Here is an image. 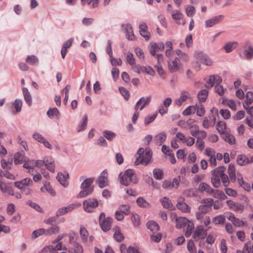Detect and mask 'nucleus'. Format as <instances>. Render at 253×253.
I'll use <instances>...</instances> for the list:
<instances>
[{"label": "nucleus", "instance_id": "f257e3e1", "mask_svg": "<svg viewBox=\"0 0 253 253\" xmlns=\"http://www.w3.org/2000/svg\"><path fill=\"white\" fill-rule=\"evenodd\" d=\"M120 182L123 185L128 186L132 184H136L138 178L133 169H126L124 173L119 175Z\"/></svg>", "mask_w": 253, "mask_h": 253}, {"label": "nucleus", "instance_id": "f03ea898", "mask_svg": "<svg viewBox=\"0 0 253 253\" xmlns=\"http://www.w3.org/2000/svg\"><path fill=\"white\" fill-rule=\"evenodd\" d=\"M152 152L150 150H146L144 153V149L140 148L138 149L137 154L135 155L136 160L134 162L135 165L142 164L147 165L151 161Z\"/></svg>", "mask_w": 253, "mask_h": 253}, {"label": "nucleus", "instance_id": "7ed1b4c3", "mask_svg": "<svg viewBox=\"0 0 253 253\" xmlns=\"http://www.w3.org/2000/svg\"><path fill=\"white\" fill-rule=\"evenodd\" d=\"M94 181V178H86L81 185L82 191L79 193L78 197L80 198L85 197L89 194H90L93 190L92 187H91V185L93 183Z\"/></svg>", "mask_w": 253, "mask_h": 253}, {"label": "nucleus", "instance_id": "20e7f679", "mask_svg": "<svg viewBox=\"0 0 253 253\" xmlns=\"http://www.w3.org/2000/svg\"><path fill=\"white\" fill-rule=\"evenodd\" d=\"M61 250H68L69 253H83V248L79 244H76L75 248H69L67 249L65 246L62 247V244L61 242L57 243L55 247L53 246L52 253H55L56 251Z\"/></svg>", "mask_w": 253, "mask_h": 253}, {"label": "nucleus", "instance_id": "39448f33", "mask_svg": "<svg viewBox=\"0 0 253 253\" xmlns=\"http://www.w3.org/2000/svg\"><path fill=\"white\" fill-rule=\"evenodd\" d=\"M33 181L30 178H25L21 181H18L14 182L15 186L18 188L21 189L26 194H29L31 190L27 188V186L32 185Z\"/></svg>", "mask_w": 253, "mask_h": 253}, {"label": "nucleus", "instance_id": "423d86ee", "mask_svg": "<svg viewBox=\"0 0 253 253\" xmlns=\"http://www.w3.org/2000/svg\"><path fill=\"white\" fill-rule=\"evenodd\" d=\"M169 70L172 73L180 71L183 69V65L181 63L180 58L175 57L174 59L168 61Z\"/></svg>", "mask_w": 253, "mask_h": 253}, {"label": "nucleus", "instance_id": "0eeeda50", "mask_svg": "<svg viewBox=\"0 0 253 253\" xmlns=\"http://www.w3.org/2000/svg\"><path fill=\"white\" fill-rule=\"evenodd\" d=\"M105 213L102 212L99 216V222L102 230L106 232L110 229L113 219L110 217L105 218Z\"/></svg>", "mask_w": 253, "mask_h": 253}, {"label": "nucleus", "instance_id": "6e6552de", "mask_svg": "<svg viewBox=\"0 0 253 253\" xmlns=\"http://www.w3.org/2000/svg\"><path fill=\"white\" fill-rule=\"evenodd\" d=\"M207 236V231L202 226L197 227L194 232L192 237L195 241H198L199 240L205 238Z\"/></svg>", "mask_w": 253, "mask_h": 253}, {"label": "nucleus", "instance_id": "1a4fd4ad", "mask_svg": "<svg viewBox=\"0 0 253 253\" xmlns=\"http://www.w3.org/2000/svg\"><path fill=\"white\" fill-rule=\"evenodd\" d=\"M98 205V202L96 199H88L83 203L84 210L87 212H91Z\"/></svg>", "mask_w": 253, "mask_h": 253}, {"label": "nucleus", "instance_id": "9d476101", "mask_svg": "<svg viewBox=\"0 0 253 253\" xmlns=\"http://www.w3.org/2000/svg\"><path fill=\"white\" fill-rule=\"evenodd\" d=\"M194 57L197 60L201 62L207 66H211L212 65V61L203 52L196 51L194 53Z\"/></svg>", "mask_w": 253, "mask_h": 253}, {"label": "nucleus", "instance_id": "9b49d317", "mask_svg": "<svg viewBox=\"0 0 253 253\" xmlns=\"http://www.w3.org/2000/svg\"><path fill=\"white\" fill-rule=\"evenodd\" d=\"M98 186L100 188H103L108 185V172L107 170H104L101 173L100 175L97 178L96 180Z\"/></svg>", "mask_w": 253, "mask_h": 253}, {"label": "nucleus", "instance_id": "f8f14e48", "mask_svg": "<svg viewBox=\"0 0 253 253\" xmlns=\"http://www.w3.org/2000/svg\"><path fill=\"white\" fill-rule=\"evenodd\" d=\"M151 101V96H143L136 102L134 109L143 110L144 107L149 105Z\"/></svg>", "mask_w": 253, "mask_h": 253}, {"label": "nucleus", "instance_id": "ddd939ff", "mask_svg": "<svg viewBox=\"0 0 253 253\" xmlns=\"http://www.w3.org/2000/svg\"><path fill=\"white\" fill-rule=\"evenodd\" d=\"M224 16L222 15H219L214 16L205 21V27L206 28L211 27L223 20Z\"/></svg>", "mask_w": 253, "mask_h": 253}, {"label": "nucleus", "instance_id": "4468645a", "mask_svg": "<svg viewBox=\"0 0 253 253\" xmlns=\"http://www.w3.org/2000/svg\"><path fill=\"white\" fill-rule=\"evenodd\" d=\"M171 14L172 18L177 24L182 25L185 24V20L183 18V15L180 11L177 10H173Z\"/></svg>", "mask_w": 253, "mask_h": 253}, {"label": "nucleus", "instance_id": "2eb2a0df", "mask_svg": "<svg viewBox=\"0 0 253 253\" xmlns=\"http://www.w3.org/2000/svg\"><path fill=\"white\" fill-rule=\"evenodd\" d=\"M165 48V45L163 42H159V43H151L149 51L151 54L155 56L156 53L159 50H163Z\"/></svg>", "mask_w": 253, "mask_h": 253}, {"label": "nucleus", "instance_id": "dca6fc26", "mask_svg": "<svg viewBox=\"0 0 253 253\" xmlns=\"http://www.w3.org/2000/svg\"><path fill=\"white\" fill-rule=\"evenodd\" d=\"M191 98V95L189 92L185 91H182L179 98L175 100V104L178 106L182 105V103L186 101L187 99Z\"/></svg>", "mask_w": 253, "mask_h": 253}, {"label": "nucleus", "instance_id": "f3484780", "mask_svg": "<svg viewBox=\"0 0 253 253\" xmlns=\"http://www.w3.org/2000/svg\"><path fill=\"white\" fill-rule=\"evenodd\" d=\"M184 199L183 198L180 197L177 203L176 207L178 209L186 213H189L190 211V207L184 202Z\"/></svg>", "mask_w": 253, "mask_h": 253}, {"label": "nucleus", "instance_id": "a211bd4d", "mask_svg": "<svg viewBox=\"0 0 253 253\" xmlns=\"http://www.w3.org/2000/svg\"><path fill=\"white\" fill-rule=\"evenodd\" d=\"M174 217H176L175 223L176 227L177 228H181L184 227L186 225H187L190 222L187 218L184 217H176L175 214H174Z\"/></svg>", "mask_w": 253, "mask_h": 253}, {"label": "nucleus", "instance_id": "6ab92c4d", "mask_svg": "<svg viewBox=\"0 0 253 253\" xmlns=\"http://www.w3.org/2000/svg\"><path fill=\"white\" fill-rule=\"evenodd\" d=\"M212 197L219 200H225L227 198V196L224 192L220 190L213 189L211 188L210 193Z\"/></svg>", "mask_w": 253, "mask_h": 253}, {"label": "nucleus", "instance_id": "aec40b11", "mask_svg": "<svg viewBox=\"0 0 253 253\" xmlns=\"http://www.w3.org/2000/svg\"><path fill=\"white\" fill-rule=\"evenodd\" d=\"M167 138L166 133L165 132H161L154 137V141L157 145H161L166 140Z\"/></svg>", "mask_w": 253, "mask_h": 253}, {"label": "nucleus", "instance_id": "412c9836", "mask_svg": "<svg viewBox=\"0 0 253 253\" xmlns=\"http://www.w3.org/2000/svg\"><path fill=\"white\" fill-rule=\"evenodd\" d=\"M227 218L235 226L241 227L244 225V222L243 220H240L239 218L235 217L234 214L232 213L229 214Z\"/></svg>", "mask_w": 253, "mask_h": 253}, {"label": "nucleus", "instance_id": "4be33fe9", "mask_svg": "<svg viewBox=\"0 0 253 253\" xmlns=\"http://www.w3.org/2000/svg\"><path fill=\"white\" fill-rule=\"evenodd\" d=\"M68 174L65 173L63 174L62 173H58L57 176L56 177L58 181L64 187H67L68 185V182L67 181V179L68 178Z\"/></svg>", "mask_w": 253, "mask_h": 253}, {"label": "nucleus", "instance_id": "5701e85b", "mask_svg": "<svg viewBox=\"0 0 253 253\" xmlns=\"http://www.w3.org/2000/svg\"><path fill=\"white\" fill-rule=\"evenodd\" d=\"M44 165L46 167L47 169L50 171L54 172L55 171V166L54 164V161L51 157H46L44 159Z\"/></svg>", "mask_w": 253, "mask_h": 253}, {"label": "nucleus", "instance_id": "b1692460", "mask_svg": "<svg viewBox=\"0 0 253 253\" xmlns=\"http://www.w3.org/2000/svg\"><path fill=\"white\" fill-rule=\"evenodd\" d=\"M216 127L218 133L222 135L228 131L226 124L224 121L217 122Z\"/></svg>", "mask_w": 253, "mask_h": 253}, {"label": "nucleus", "instance_id": "393cba45", "mask_svg": "<svg viewBox=\"0 0 253 253\" xmlns=\"http://www.w3.org/2000/svg\"><path fill=\"white\" fill-rule=\"evenodd\" d=\"M0 189L4 193H7L11 195H14L12 187L4 182H0Z\"/></svg>", "mask_w": 253, "mask_h": 253}, {"label": "nucleus", "instance_id": "a878e982", "mask_svg": "<svg viewBox=\"0 0 253 253\" xmlns=\"http://www.w3.org/2000/svg\"><path fill=\"white\" fill-rule=\"evenodd\" d=\"M41 190L42 192H47L52 196L55 195V192L53 190L51 186L47 181L43 182V186L41 188Z\"/></svg>", "mask_w": 253, "mask_h": 253}, {"label": "nucleus", "instance_id": "bb28decb", "mask_svg": "<svg viewBox=\"0 0 253 253\" xmlns=\"http://www.w3.org/2000/svg\"><path fill=\"white\" fill-rule=\"evenodd\" d=\"M221 137L225 141L228 142L230 145H233L235 143L236 139L235 137L228 131L222 135Z\"/></svg>", "mask_w": 253, "mask_h": 253}, {"label": "nucleus", "instance_id": "cd10ccee", "mask_svg": "<svg viewBox=\"0 0 253 253\" xmlns=\"http://www.w3.org/2000/svg\"><path fill=\"white\" fill-rule=\"evenodd\" d=\"M228 174L229 178L232 182H234L236 179V171L234 165L230 164L228 168Z\"/></svg>", "mask_w": 253, "mask_h": 253}, {"label": "nucleus", "instance_id": "c85d7f7f", "mask_svg": "<svg viewBox=\"0 0 253 253\" xmlns=\"http://www.w3.org/2000/svg\"><path fill=\"white\" fill-rule=\"evenodd\" d=\"M114 238L117 242H121L124 239V236L121 233V229L119 226H116L114 229Z\"/></svg>", "mask_w": 253, "mask_h": 253}, {"label": "nucleus", "instance_id": "c756f323", "mask_svg": "<svg viewBox=\"0 0 253 253\" xmlns=\"http://www.w3.org/2000/svg\"><path fill=\"white\" fill-rule=\"evenodd\" d=\"M211 188H212L206 182H201L199 185L198 190L201 193L206 192L209 194Z\"/></svg>", "mask_w": 253, "mask_h": 253}, {"label": "nucleus", "instance_id": "7c9ffc66", "mask_svg": "<svg viewBox=\"0 0 253 253\" xmlns=\"http://www.w3.org/2000/svg\"><path fill=\"white\" fill-rule=\"evenodd\" d=\"M26 161V158L23 153H17L14 155V164L15 165H19L23 163V162Z\"/></svg>", "mask_w": 253, "mask_h": 253}, {"label": "nucleus", "instance_id": "2f4dec72", "mask_svg": "<svg viewBox=\"0 0 253 253\" xmlns=\"http://www.w3.org/2000/svg\"><path fill=\"white\" fill-rule=\"evenodd\" d=\"M237 162L240 166H245L250 163V160L246 156L241 155L238 156Z\"/></svg>", "mask_w": 253, "mask_h": 253}, {"label": "nucleus", "instance_id": "473e14b6", "mask_svg": "<svg viewBox=\"0 0 253 253\" xmlns=\"http://www.w3.org/2000/svg\"><path fill=\"white\" fill-rule=\"evenodd\" d=\"M253 102V93L251 91H248L246 95V100L243 104L244 108L247 107Z\"/></svg>", "mask_w": 253, "mask_h": 253}, {"label": "nucleus", "instance_id": "72a5a7b5", "mask_svg": "<svg viewBox=\"0 0 253 253\" xmlns=\"http://www.w3.org/2000/svg\"><path fill=\"white\" fill-rule=\"evenodd\" d=\"M23 92L25 101L29 106H31L32 103V99L28 89L26 87H23Z\"/></svg>", "mask_w": 253, "mask_h": 253}, {"label": "nucleus", "instance_id": "f704fd0d", "mask_svg": "<svg viewBox=\"0 0 253 253\" xmlns=\"http://www.w3.org/2000/svg\"><path fill=\"white\" fill-rule=\"evenodd\" d=\"M215 122V118L208 120L207 118L204 119L202 126L205 128H209L210 126H213Z\"/></svg>", "mask_w": 253, "mask_h": 253}, {"label": "nucleus", "instance_id": "c9c22d12", "mask_svg": "<svg viewBox=\"0 0 253 253\" xmlns=\"http://www.w3.org/2000/svg\"><path fill=\"white\" fill-rule=\"evenodd\" d=\"M161 202L165 208L170 210L173 209V205L169 198L167 197H164L161 200Z\"/></svg>", "mask_w": 253, "mask_h": 253}, {"label": "nucleus", "instance_id": "e433bc0d", "mask_svg": "<svg viewBox=\"0 0 253 253\" xmlns=\"http://www.w3.org/2000/svg\"><path fill=\"white\" fill-rule=\"evenodd\" d=\"M80 234L83 242H86L88 241V234L85 227H81L80 228Z\"/></svg>", "mask_w": 253, "mask_h": 253}, {"label": "nucleus", "instance_id": "4c0bfd02", "mask_svg": "<svg viewBox=\"0 0 253 253\" xmlns=\"http://www.w3.org/2000/svg\"><path fill=\"white\" fill-rule=\"evenodd\" d=\"M126 37L128 40H132L134 38V35L131 25H126Z\"/></svg>", "mask_w": 253, "mask_h": 253}, {"label": "nucleus", "instance_id": "58836bf2", "mask_svg": "<svg viewBox=\"0 0 253 253\" xmlns=\"http://www.w3.org/2000/svg\"><path fill=\"white\" fill-rule=\"evenodd\" d=\"M222 103L228 106L229 107L233 110L235 111L236 110V105L233 100H228L227 99L223 98L222 100Z\"/></svg>", "mask_w": 253, "mask_h": 253}, {"label": "nucleus", "instance_id": "ea45409f", "mask_svg": "<svg viewBox=\"0 0 253 253\" xmlns=\"http://www.w3.org/2000/svg\"><path fill=\"white\" fill-rule=\"evenodd\" d=\"M43 234L46 235V229L44 228H40L39 229L34 230L33 232L31 235V238L32 239H36Z\"/></svg>", "mask_w": 253, "mask_h": 253}, {"label": "nucleus", "instance_id": "a19ab883", "mask_svg": "<svg viewBox=\"0 0 253 253\" xmlns=\"http://www.w3.org/2000/svg\"><path fill=\"white\" fill-rule=\"evenodd\" d=\"M87 116L86 114H85L83 119L81 120L80 123V125L78 127V131L79 132L84 130L87 125Z\"/></svg>", "mask_w": 253, "mask_h": 253}, {"label": "nucleus", "instance_id": "79ce46f5", "mask_svg": "<svg viewBox=\"0 0 253 253\" xmlns=\"http://www.w3.org/2000/svg\"><path fill=\"white\" fill-rule=\"evenodd\" d=\"M208 91L207 89H203L198 94V98L201 102H204L208 96Z\"/></svg>", "mask_w": 253, "mask_h": 253}, {"label": "nucleus", "instance_id": "37998d69", "mask_svg": "<svg viewBox=\"0 0 253 253\" xmlns=\"http://www.w3.org/2000/svg\"><path fill=\"white\" fill-rule=\"evenodd\" d=\"M148 229L153 232H156L159 229V226L158 223L153 221H149L147 224Z\"/></svg>", "mask_w": 253, "mask_h": 253}, {"label": "nucleus", "instance_id": "c03bdc74", "mask_svg": "<svg viewBox=\"0 0 253 253\" xmlns=\"http://www.w3.org/2000/svg\"><path fill=\"white\" fill-rule=\"evenodd\" d=\"M237 45L238 43L237 42H228L224 45V48L226 52H230L237 47Z\"/></svg>", "mask_w": 253, "mask_h": 253}, {"label": "nucleus", "instance_id": "a18cd8bd", "mask_svg": "<svg viewBox=\"0 0 253 253\" xmlns=\"http://www.w3.org/2000/svg\"><path fill=\"white\" fill-rule=\"evenodd\" d=\"M225 216L223 215H219L212 218V221L215 225L221 224L224 223Z\"/></svg>", "mask_w": 253, "mask_h": 253}, {"label": "nucleus", "instance_id": "49530a36", "mask_svg": "<svg viewBox=\"0 0 253 253\" xmlns=\"http://www.w3.org/2000/svg\"><path fill=\"white\" fill-rule=\"evenodd\" d=\"M154 177L155 179L161 180L162 179L164 176L163 171L160 169H155L153 171Z\"/></svg>", "mask_w": 253, "mask_h": 253}, {"label": "nucleus", "instance_id": "de8ad7c7", "mask_svg": "<svg viewBox=\"0 0 253 253\" xmlns=\"http://www.w3.org/2000/svg\"><path fill=\"white\" fill-rule=\"evenodd\" d=\"M196 111V108L195 106H190L182 112V115L185 116H189L194 114Z\"/></svg>", "mask_w": 253, "mask_h": 253}, {"label": "nucleus", "instance_id": "09e8293b", "mask_svg": "<svg viewBox=\"0 0 253 253\" xmlns=\"http://www.w3.org/2000/svg\"><path fill=\"white\" fill-rule=\"evenodd\" d=\"M220 177L219 176L215 175V174H212L211 181L213 187L218 188L220 186L221 183Z\"/></svg>", "mask_w": 253, "mask_h": 253}, {"label": "nucleus", "instance_id": "8fccbe9b", "mask_svg": "<svg viewBox=\"0 0 253 253\" xmlns=\"http://www.w3.org/2000/svg\"><path fill=\"white\" fill-rule=\"evenodd\" d=\"M26 61L32 65H36L38 64V58L35 55H28L27 56Z\"/></svg>", "mask_w": 253, "mask_h": 253}, {"label": "nucleus", "instance_id": "3c124183", "mask_svg": "<svg viewBox=\"0 0 253 253\" xmlns=\"http://www.w3.org/2000/svg\"><path fill=\"white\" fill-rule=\"evenodd\" d=\"M225 169V168L224 167H219L216 169H213L211 171L212 174H215L216 176L221 177L223 174H224V171Z\"/></svg>", "mask_w": 253, "mask_h": 253}, {"label": "nucleus", "instance_id": "603ef678", "mask_svg": "<svg viewBox=\"0 0 253 253\" xmlns=\"http://www.w3.org/2000/svg\"><path fill=\"white\" fill-rule=\"evenodd\" d=\"M126 62L130 65L133 66L135 64V60L133 54L130 52H128L126 56Z\"/></svg>", "mask_w": 253, "mask_h": 253}, {"label": "nucleus", "instance_id": "864d4df0", "mask_svg": "<svg viewBox=\"0 0 253 253\" xmlns=\"http://www.w3.org/2000/svg\"><path fill=\"white\" fill-rule=\"evenodd\" d=\"M196 113L197 116L200 117L203 116L205 114V109L204 106L202 104L196 105Z\"/></svg>", "mask_w": 253, "mask_h": 253}, {"label": "nucleus", "instance_id": "5fc2aeb1", "mask_svg": "<svg viewBox=\"0 0 253 253\" xmlns=\"http://www.w3.org/2000/svg\"><path fill=\"white\" fill-rule=\"evenodd\" d=\"M59 232V227L56 225L53 226L46 230V235H51Z\"/></svg>", "mask_w": 253, "mask_h": 253}, {"label": "nucleus", "instance_id": "6e6d98bb", "mask_svg": "<svg viewBox=\"0 0 253 253\" xmlns=\"http://www.w3.org/2000/svg\"><path fill=\"white\" fill-rule=\"evenodd\" d=\"M137 205L141 207L147 208L149 207L150 205L144 198L142 197H139L136 200Z\"/></svg>", "mask_w": 253, "mask_h": 253}, {"label": "nucleus", "instance_id": "4d7b16f0", "mask_svg": "<svg viewBox=\"0 0 253 253\" xmlns=\"http://www.w3.org/2000/svg\"><path fill=\"white\" fill-rule=\"evenodd\" d=\"M47 115L49 117L52 118L54 116H58L59 112L56 108H50L47 112Z\"/></svg>", "mask_w": 253, "mask_h": 253}, {"label": "nucleus", "instance_id": "13d9d810", "mask_svg": "<svg viewBox=\"0 0 253 253\" xmlns=\"http://www.w3.org/2000/svg\"><path fill=\"white\" fill-rule=\"evenodd\" d=\"M187 247L190 253H196V249L193 241L190 240L188 242Z\"/></svg>", "mask_w": 253, "mask_h": 253}, {"label": "nucleus", "instance_id": "bf43d9fd", "mask_svg": "<svg viewBox=\"0 0 253 253\" xmlns=\"http://www.w3.org/2000/svg\"><path fill=\"white\" fill-rule=\"evenodd\" d=\"M103 133L104 136L109 140H113L116 136V135L114 132L109 130H105Z\"/></svg>", "mask_w": 253, "mask_h": 253}, {"label": "nucleus", "instance_id": "052dcab7", "mask_svg": "<svg viewBox=\"0 0 253 253\" xmlns=\"http://www.w3.org/2000/svg\"><path fill=\"white\" fill-rule=\"evenodd\" d=\"M119 211L122 213L128 215L130 213V207L128 205H121L119 207Z\"/></svg>", "mask_w": 253, "mask_h": 253}, {"label": "nucleus", "instance_id": "680f3d73", "mask_svg": "<svg viewBox=\"0 0 253 253\" xmlns=\"http://www.w3.org/2000/svg\"><path fill=\"white\" fill-rule=\"evenodd\" d=\"M187 225V226L185 235L186 237H189L191 235L192 231L194 228V224L192 222H189Z\"/></svg>", "mask_w": 253, "mask_h": 253}, {"label": "nucleus", "instance_id": "e2e57ef3", "mask_svg": "<svg viewBox=\"0 0 253 253\" xmlns=\"http://www.w3.org/2000/svg\"><path fill=\"white\" fill-rule=\"evenodd\" d=\"M14 106L16 112H19L21 110L22 101L20 99H16L14 102Z\"/></svg>", "mask_w": 253, "mask_h": 253}, {"label": "nucleus", "instance_id": "0e129e2a", "mask_svg": "<svg viewBox=\"0 0 253 253\" xmlns=\"http://www.w3.org/2000/svg\"><path fill=\"white\" fill-rule=\"evenodd\" d=\"M119 90L125 99L128 100L129 99V92L126 88L124 87H120L119 88Z\"/></svg>", "mask_w": 253, "mask_h": 253}, {"label": "nucleus", "instance_id": "69168bd1", "mask_svg": "<svg viewBox=\"0 0 253 253\" xmlns=\"http://www.w3.org/2000/svg\"><path fill=\"white\" fill-rule=\"evenodd\" d=\"M110 62L113 66H116L117 65H122V61L120 58H115L113 57V56H112V57H110Z\"/></svg>", "mask_w": 253, "mask_h": 253}, {"label": "nucleus", "instance_id": "338daca9", "mask_svg": "<svg viewBox=\"0 0 253 253\" xmlns=\"http://www.w3.org/2000/svg\"><path fill=\"white\" fill-rule=\"evenodd\" d=\"M246 58L248 59H251L253 57V47L250 46L248 49L245 51Z\"/></svg>", "mask_w": 253, "mask_h": 253}, {"label": "nucleus", "instance_id": "774afa93", "mask_svg": "<svg viewBox=\"0 0 253 253\" xmlns=\"http://www.w3.org/2000/svg\"><path fill=\"white\" fill-rule=\"evenodd\" d=\"M219 113L225 119H228L230 117V112L227 109H221Z\"/></svg>", "mask_w": 253, "mask_h": 253}]
</instances>
